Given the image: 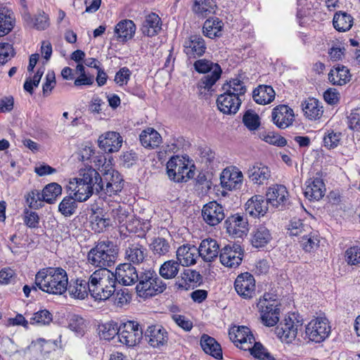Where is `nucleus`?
<instances>
[{"mask_svg": "<svg viewBox=\"0 0 360 360\" xmlns=\"http://www.w3.org/2000/svg\"><path fill=\"white\" fill-rule=\"evenodd\" d=\"M182 282L176 281L175 286L177 289L187 290L191 285H199L202 281V277L200 273L195 270L187 269L181 274Z\"/></svg>", "mask_w": 360, "mask_h": 360, "instance_id": "32", "label": "nucleus"}, {"mask_svg": "<svg viewBox=\"0 0 360 360\" xmlns=\"http://www.w3.org/2000/svg\"><path fill=\"white\" fill-rule=\"evenodd\" d=\"M275 95V91L271 86L260 85L253 91L252 98L257 103L266 105L274 100Z\"/></svg>", "mask_w": 360, "mask_h": 360, "instance_id": "36", "label": "nucleus"}, {"mask_svg": "<svg viewBox=\"0 0 360 360\" xmlns=\"http://www.w3.org/2000/svg\"><path fill=\"white\" fill-rule=\"evenodd\" d=\"M284 321L276 327L275 333L282 342L290 343L295 339L298 327L301 324L298 321L295 322L290 316L285 319Z\"/></svg>", "mask_w": 360, "mask_h": 360, "instance_id": "17", "label": "nucleus"}, {"mask_svg": "<svg viewBox=\"0 0 360 360\" xmlns=\"http://www.w3.org/2000/svg\"><path fill=\"white\" fill-rule=\"evenodd\" d=\"M198 248L189 245L180 246L176 250V259L182 266H189L194 264L198 257Z\"/></svg>", "mask_w": 360, "mask_h": 360, "instance_id": "31", "label": "nucleus"}, {"mask_svg": "<svg viewBox=\"0 0 360 360\" xmlns=\"http://www.w3.org/2000/svg\"><path fill=\"white\" fill-rule=\"evenodd\" d=\"M325 185L320 178L310 179L306 182L304 195L310 200H319L325 193Z\"/></svg>", "mask_w": 360, "mask_h": 360, "instance_id": "30", "label": "nucleus"}, {"mask_svg": "<svg viewBox=\"0 0 360 360\" xmlns=\"http://www.w3.org/2000/svg\"><path fill=\"white\" fill-rule=\"evenodd\" d=\"M166 288V283L159 278L154 270L150 269L139 273V278L136 287L138 292H142L146 296H153L162 292Z\"/></svg>", "mask_w": 360, "mask_h": 360, "instance_id": "7", "label": "nucleus"}, {"mask_svg": "<svg viewBox=\"0 0 360 360\" xmlns=\"http://www.w3.org/2000/svg\"><path fill=\"white\" fill-rule=\"evenodd\" d=\"M67 290L71 297L83 300L90 293L89 280L77 278L73 282L71 281L68 285Z\"/></svg>", "mask_w": 360, "mask_h": 360, "instance_id": "35", "label": "nucleus"}, {"mask_svg": "<svg viewBox=\"0 0 360 360\" xmlns=\"http://www.w3.org/2000/svg\"><path fill=\"white\" fill-rule=\"evenodd\" d=\"M136 25L132 20H124L117 24L115 33L117 38L121 41L131 39L135 34Z\"/></svg>", "mask_w": 360, "mask_h": 360, "instance_id": "37", "label": "nucleus"}, {"mask_svg": "<svg viewBox=\"0 0 360 360\" xmlns=\"http://www.w3.org/2000/svg\"><path fill=\"white\" fill-rule=\"evenodd\" d=\"M345 259L348 264L356 265L360 263V247L353 246L345 252Z\"/></svg>", "mask_w": 360, "mask_h": 360, "instance_id": "61", "label": "nucleus"}, {"mask_svg": "<svg viewBox=\"0 0 360 360\" xmlns=\"http://www.w3.org/2000/svg\"><path fill=\"white\" fill-rule=\"evenodd\" d=\"M91 226L92 230L97 233L103 232L105 229L112 225L110 223V218H104L103 216H100L96 213L91 216Z\"/></svg>", "mask_w": 360, "mask_h": 360, "instance_id": "56", "label": "nucleus"}, {"mask_svg": "<svg viewBox=\"0 0 360 360\" xmlns=\"http://www.w3.org/2000/svg\"><path fill=\"white\" fill-rule=\"evenodd\" d=\"M215 6L213 0H195L193 10L195 13L205 17L213 13Z\"/></svg>", "mask_w": 360, "mask_h": 360, "instance_id": "51", "label": "nucleus"}, {"mask_svg": "<svg viewBox=\"0 0 360 360\" xmlns=\"http://www.w3.org/2000/svg\"><path fill=\"white\" fill-rule=\"evenodd\" d=\"M266 196L269 203L272 206L283 208L288 202L289 194L285 186L274 184L268 188Z\"/></svg>", "mask_w": 360, "mask_h": 360, "instance_id": "18", "label": "nucleus"}, {"mask_svg": "<svg viewBox=\"0 0 360 360\" xmlns=\"http://www.w3.org/2000/svg\"><path fill=\"white\" fill-rule=\"evenodd\" d=\"M351 77L349 69L344 65L338 66L328 73V79L333 85H345L350 81Z\"/></svg>", "mask_w": 360, "mask_h": 360, "instance_id": "38", "label": "nucleus"}, {"mask_svg": "<svg viewBox=\"0 0 360 360\" xmlns=\"http://www.w3.org/2000/svg\"><path fill=\"white\" fill-rule=\"evenodd\" d=\"M115 334H116L115 330H113L112 333L109 330L107 335L104 333H103L105 339H110V336H113ZM117 334L120 342L128 347L136 345L143 338L142 329L139 324L134 321L121 322Z\"/></svg>", "mask_w": 360, "mask_h": 360, "instance_id": "6", "label": "nucleus"}, {"mask_svg": "<svg viewBox=\"0 0 360 360\" xmlns=\"http://www.w3.org/2000/svg\"><path fill=\"white\" fill-rule=\"evenodd\" d=\"M148 343L153 348H160L167 344L169 336L166 329L160 325H151L145 331Z\"/></svg>", "mask_w": 360, "mask_h": 360, "instance_id": "15", "label": "nucleus"}, {"mask_svg": "<svg viewBox=\"0 0 360 360\" xmlns=\"http://www.w3.org/2000/svg\"><path fill=\"white\" fill-rule=\"evenodd\" d=\"M311 229V227L309 225L305 224L301 219L295 218L292 219L288 225L289 234L292 236L298 237V240L304 235L309 233Z\"/></svg>", "mask_w": 360, "mask_h": 360, "instance_id": "47", "label": "nucleus"}, {"mask_svg": "<svg viewBox=\"0 0 360 360\" xmlns=\"http://www.w3.org/2000/svg\"><path fill=\"white\" fill-rule=\"evenodd\" d=\"M195 70L199 73H207L198 82V88L202 94V90L210 91L220 78L222 70L220 65L206 59H200L193 64Z\"/></svg>", "mask_w": 360, "mask_h": 360, "instance_id": "5", "label": "nucleus"}, {"mask_svg": "<svg viewBox=\"0 0 360 360\" xmlns=\"http://www.w3.org/2000/svg\"><path fill=\"white\" fill-rule=\"evenodd\" d=\"M184 48V53L190 58L202 56L207 49L204 39L200 35H192L186 39Z\"/></svg>", "mask_w": 360, "mask_h": 360, "instance_id": "24", "label": "nucleus"}, {"mask_svg": "<svg viewBox=\"0 0 360 360\" xmlns=\"http://www.w3.org/2000/svg\"><path fill=\"white\" fill-rule=\"evenodd\" d=\"M309 232L298 240L300 247L306 252L315 251L319 247L320 243L319 236L316 231L311 228V231Z\"/></svg>", "mask_w": 360, "mask_h": 360, "instance_id": "41", "label": "nucleus"}, {"mask_svg": "<svg viewBox=\"0 0 360 360\" xmlns=\"http://www.w3.org/2000/svg\"><path fill=\"white\" fill-rule=\"evenodd\" d=\"M76 200L72 196L65 197L58 205L59 212L65 217H70L75 212L77 208Z\"/></svg>", "mask_w": 360, "mask_h": 360, "instance_id": "54", "label": "nucleus"}, {"mask_svg": "<svg viewBox=\"0 0 360 360\" xmlns=\"http://www.w3.org/2000/svg\"><path fill=\"white\" fill-rule=\"evenodd\" d=\"M84 320L81 316L74 314L70 317L69 321V328L70 330L81 333L84 330Z\"/></svg>", "mask_w": 360, "mask_h": 360, "instance_id": "64", "label": "nucleus"}, {"mask_svg": "<svg viewBox=\"0 0 360 360\" xmlns=\"http://www.w3.org/2000/svg\"><path fill=\"white\" fill-rule=\"evenodd\" d=\"M243 250L240 245L233 243L228 244L221 248L219 257L224 266L236 268L243 261Z\"/></svg>", "mask_w": 360, "mask_h": 360, "instance_id": "11", "label": "nucleus"}, {"mask_svg": "<svg viewBox=\"0 0 360 360\" xmlns=\"http://www.w3.org/2000/svg\"><path fill=\"white\" fill-rule=\"evenodd\" d=\"M56 84V82L54 72H48L46 75V82L42 86L44 96H48L51 94Z\"/></svg>", "mask_w": 360, "mask_h": 360, "instance_id": "63", "label": "nucleus"}, {"mask_svg": "<svg viewBox=\"0 0 360 360\" xmlns=\"http://www.w3.org/2000/svg\"><path fill=\"white\" fill-rule=\"evenodd\" d=\"M237 293L243 299H251L255 295V280L249 272L238 275L234 282Z\"/></svg>", "mask_w": 360, "mask_h": 360, "instance_id": "13", "label": "nucleus"}, {"mask_svg": "<svg viewBox=\"0 0 360 360\" xmlns=\"http://www.w3.org/2000/svg\"><path fill=\"white\" fill-rule=\"evenodd\" d=\"M147 255L146 249L140 244H131L125 250V257L135 264L142 263Z\"/></svg>", "mask_w": 360, "mask_h": 360, "instance_id": "40", "label": "nucleus"}, {"mask_svg": "<svg viewBox=\"0 0 360 360\" xmlns=\"http://www.w3.org/2000/svg\"><path fill=\"white\" fill-rule=\"evenodd\" d=\"M230 340L236 345V347L247 351L250 349L254 341L255 338L249 328L246 326H234L229 332Z\"/></svg>", "mask_w": 360, "mask_h": 360, "instance_id": "12", "label": "nucleus"}, {"mask_svg": "<svg viewBox=\"0 0 360 360\" xmlns=\"http://www.w3.org/2000/svg\"><path fill=\"white\" fill-rule=\"evenodd\" d=\"M167 172L169 179L177 183L186 182L194 175V172L179 156H174L169 159L167 163Z\"/></svg>", "mask_w": 360, "mask_h": 360, "instance_id": "10", "label": "nucleus"}, {"mask_svg": "<svg viewBox=\"0 0 360 360\" xmlns=\"http://www.w3.org/2000/svg\"><path fill=\"white\" fill-rule=\"evenodd\" d=\"M180 264L173 259L165 262L160 267L159 274L165 279L175 278L179 271Z\"/></svg>", "mask_w": 360, "mask_h": 360, "instance_id": "46", "label": "nucleus"}, {"mask_svg": "<svg viewBox=\"0 0 360 360\" xmlns=\"http://www.w3.org/2000/svg\"><path fill=\"white\" fill-rule=\"evenodd\" d=\"M301 108L304 117L309 120H320L323 114L321 102L313 97L302 101Z\"/></svg>", "mask_w": 360, "mask_h": 360, "instance_id": "26", "label": "nucleus"}, {"mask_svg": "<svg viewBox=\"0 0 360 360\" xmlns=\"http://www.w3.org/2000/svg\"><path fill=\"white\" fill-rule=\"evenodd\" d=\"M272 121L280 129L287 128L294 121L292 109L285 105L276 107L272 112Z\"/></svg>", "mask_w": 360, "mask_h": 360, "instance_id": "23", "label": "nucleus"}, {"mask_svg": "<svg viewBox=\"0 0 360 360\" xmlns=\"http://www.w3.org/2000/svg\"><path fill=\"white\" fill-rule=\"evenodd\" d=\"M101 181L99 173L93 167H88L79 170V177L70 180L67 188L77 201L84 202L94 193H99L103 191Z\"/></svg>", "mask_w": 360, "mask_h": 360, "instance_id": "1", "label": "nucleus"}, {"mask_svg": "<svg viewBox=\"0 0 360 360\" xmlns=\"http://www.w3.org/2000/svg\"><path fill=\"white\" fill-rule=\"evenodd\" d=\"M34 283L39 289L49 294L62 295L68 289V278L62 268H44L35 275Z\"/></svg>", "mask_w": 360, "mask_h": 360, "instance_id": "2", "label": "nucleus"}, {"mask_svg": "<svg viewBox=\"0 0 360 360\" xmlns=\"http://www.w3.org/2000/svg\"><path fill=\"white\" fill-rule=\"evenodd\" d=\"M150 249L155 255L165 256L169 252L171 245L169 242L162 237L155 238L150 243Z\"/></svg>", "mask_w": 360, "mask_h": 360, "instance_id": "50", "label": "nucleus"}, {"mask_svg": "<svg viewBox=\"0 0 360 360\" xmlns=\"http://www.w3.org/2000/svg\"><path fill=\"white\" fill-rule=\"evenodd\" d=\"M331 332V327L326 318L311 319L305 326L304 339L308 342L321 343L325 341Z\"/></svg>", "mask_w": 360, "mask_h": 360, "instance_id": "8", "label": "nucleus"}, {"mask_svg": "<svg viewBox=\"0 0 360 360\" xmlns=\"http://www.w3.org/2000/svg\"><path fill=\"white\" fill-rule=\"evenodd\" d=\"M271 239V233L269 229L264 226H259L255 231L252 244L254 247L262 248L265 246Z\"/></svg>", "mask_w": 360, "mask_h": 360, "instance_id": "45", "label": "nucleus"}, {"mask_svg": "<svg viewBox=\"0 0 360 360\" xmlns=\"http://www.w3.org/2000/svg\"><path fill=\"white\" fill-rule=\"evenodd\" d=\"M202 217L207 224L214 226L219 224L225 218L224 210L216 201H212L203 206Z\"/></svg>", "mask_w": 360, "mask_h": 360, "instance_id": "16", "label": "nucleus"}, {"mask_svg": "<svg viewBox=\"0 0 360 360\" xmlns=\"http://www.w3.org/2000/svg\"><path fill=\"white\" fill-rule=\"evenodd\" d=\"M41 193L40 191L34 189L29 191L25 195V201L30 208L39 209L43 206L44 200L41 198Z\"/></svg>", "mask_w": 360, "mask_h": 360, "instance_id": "55", "label": "nucleus"}, {"mask_svg": "<svg viewBox=\"0 0 360 360\" xmlns=\"http://www.w3.org/2000/svg\"><path fill=\"white\" fill-rule=\"evenodd\" d=\"M139 139L143 147L149 148H157L162 142L160 134L153 128L143 130L139 136Z\"/></svg>", "mask_w": 360, "mask_h": 360, "instance_id": "39", "label": "nucleus"}, {"mask_svg": "<svg viewBox=\"0 0 360 360\" xmlns=\"http://www.w3.org/2000/svg\"><path fill=\"white\" fill-rule=\"evenodd\" d=\"M200 346L203 351L215 358L216 359H222V349L221 345L212 337L203 334L200 338Z\"/></svg>", "mask_w": 360, "mask_h": 360, "instance_id": "33", "label": "nucleus"}, {"mask_svg": "<svg viewBox=\"0 0 360 360\" xmlns=\"http://www.w3.org/2000/svg\"><path fill=\"white\" fill-rule=\"evenodd\" d=\"M90 295L96 300H106L115 291L116 276L107 268H100L89 278Z\"/></svg>", "mask_w": 360, "mask_h": 360, "instance_id": "3", "label": "nucleus"}, {"mask_svg": "<svg viewBox=\"0 0 360 360\" xmlns=\"http://www.w3.org/2000/svg\"><path fill=\"white\" fill-rule=\"evenodd\" d=\"M269 202L262 195H255L245 203L246 214L253 217L264 216L268 211Z\"/></svg>", "mask_w": 360, "mask_h": 360, "instance_id": "28", "label": "nucleus"}, {"mask_svg": "<svg viewBox=\"0 0 360 360\" xmlns=\"http://www.w3.org/2000/svg\"><path fill=\"white\" fill-rule=\"evenodd\" d=\"M24 223L30 228H37L39 223V217L37 212L28 209L24 210Z\"/></svg>", "mask_w": 360, "mask_h": 360, "instance_id": "62", "label": "nucleus"}, {"mask_svg": "<svg viewBox=\"0 0 360 360\" xmlns=\"http://www.w3.org/2000/svg\"><path fill=\"white\" fill-rule=\"evenodd\" d=\"M248 350L250 351L251 355L259 360H275V358L267 349L260 342H257L255 340L250 346V349H247Z\"/></svg>", "mask_w": 360, "mask_h": 360, "instance_id": "52", "label": "nucleus"}, {"mask_svg": "<svg viewBox=\"0 0 360 360\" xmlns=\"http://www.w3.org/2000/svg\"><path fill=\"white\" fill-rule=\"evenodd\" d=\"M224 224L227 232L237 238H242L248 230V224L246 219L240 215H233L228 217Z\"/></svg>", "mask_w": 360, "mask_h": 360, "instance_id": "25", "label": "nucleus"}, {"mask_svg": "<svg viewBox=\"0 0 360 360\" xmlns=\"http://www.w3.org/2000/svg\"><path fill=\"white\" fill-rule=\"evenodd\" d=\"M116 282L118 281L124 285H130L138 282L139 274L136 268L130 263L120 264L115 271Z\"/></svg>", "mask_w": 360, "mask_h": 360, "instance_id": "21", "label": "nucleus"}, {"mask_svg": "<svg viewBox=\"0 0 360 360\" xmlns=\"http://www.w3.org/2000/svg\"><path fill=\"white\" fill-rule=\"evenodd\" d=\"M198 255L207 262H211L219 255V246L217 242L212 238L203 240L198 249Z\"/></svg>", "mask_w": 360, "mask_h": 360, "instance_id": "29", "label": "nucleus"}, {"mask_svg": "<svg viewBox=\"0 0 360 360\" xmlns=\"http://www.w3.org/2000/svg\"><path fill=\"white\" fill-rule=\"evenodd\" d=\"M261 312V319L264 325L268 327L275 326L279 321L280 305L276 300H271V296L266 293L263 299L257 304Z\"/></svg>", "mask_w": 360, "mask_h": 360, "instance_id": "9", "label": "nucleus"}, {"mask_svg": "<svg viewBox=\"0 0 360 360\" xmlns=\"http://www.w3.org/2000/svg\"><path fill=\"white\" fill-rule=\"evenodd\" d=\"M108 212L111 219H113L115 224H122L128 217V212L117 203L112 205Z\"/></svg>", "mask_w": 360, "mask_h": 360, "instance_id": "57", "label": "nucleus"}, {"mask_svg": "<svg viewBox=\"0 0 360 360\" xmlns=\"http://www.w3.org/2000/svg\"><path fill=\"white\" fill-rule=\"evenodd\" d=\"M341 133L328 131L323 137V146L328 149L336 148L340 141Z\"/></svg>", "mask_w": 360, "mask_h": 360, "instance_id": "60", "label": "nucleus"}, {"mask_svg": "<svg viewBox=\"0 0 360 360\" xmlns=\"http://www.w3.org/2000/svg\"><path fill=\"white\" fill-rule=\"evenodd\" d=\"M14 20L9 11L0 9V37L8 34L13 28Z\"/></svg>", "mask_w": 360, "mask_h": 360, "instance_id": "49", "label": "nucleus"}, {"mask_svg": "<svg viewBox=\"0 0 360 360\" xmlns=\"http://www.w3.org/2000/svg\"><path fill=\"white\" fill-rule=\"evenodd\" d=\"M118 249L112 241H98L88 253L89 262L100 268L111 266L115 262Z\"/></svg>", "mask_w": 360, "mask_h": 360, "instance_id": "4", "label": "nucleus"}, {"mask_svg": "<svg viewBox=\"0 0 360 360\" xmlns=\"http://www.w3.org/2000/svg\"><path fill=\"white\" fill-rule=\"evenodd\" d=\"M223 22L219 18H211L205 20L203 25V33L205 36L213 39L221 34Z\"/></svg>", "mask_w": 360, "mask_h": 360, "instance_id": "44", "label": "nucleus"}, {"mask_svg": "<svg viewBox=\"0 0 360 360\" xmlns=\"http://www.w3.org/2000/svg\"><path fill=\"white\" fill-rule=\"evenodd\" d=\"M246 174L250 182L258 186L266 184L271 176L270 169L259 162L250 165Z\"/></svg>", "mask_w": 360, "mask_h": 360, "instance_id": "19", "label": "nucleus"}, {"mask_svg": "<svg viewBox=\"0 0 360 360\" xmlns=\"http://www.w3.org/2000/svg\"><path fill=\"white\" fill-rule=\"evenodd\" d=\"M52 314L47 309H41L33 314L30 319L31 324L49 325L52 321Z\"/></svg>", "mask_w": 360, "mask_h": 360, "instance_id": "58", "label": "nucleus"}, {"mask_svg": "<svg viewBox=\"0 0 360 360\" xmlns=\"http://www.w3.org/2000/svg\"><path fill=\"white\" fill-rule=\"evenodd\" d=\"M161 30L160 18L155 13L147 15L143 22L141 31L142 33L148 37L156 35Z\"/></svg>", "mask_w": 360, "mask_h": 360, "instance_id": "34", "label": "nucleus"}, {"mask_svg": "<svg viewBox=\"0 0 360 360\" xmlns=\"http://www.w3.org/2000/svg\"><path fill=\"white\" fill-rule=\"evenodd\" d=\"M243 179V173L235 169H224L220 176L221 186L229 191L239 188Z\"/></svg>", "mask_w": 360, "mask_h": 360, "instance_id": "27", "label": "nucleus"}, {"mask_svg": "<svg viewBox=\"0 0 360 360\" xmlns=\"http://www.w3.org/2000/svg\"><path fill=\"white\" fill-rule=\"evenodd\" d=\"M259 115L253 111L248 110L243 115V122L251 131L256 130L260 125Z\"/></svg>", "mask_w": 360, "mask_h": 360, "instance_id": "59", "label": "nucleus"}, {"mask_svg": "<svg viewBox=\"0 0 360 360\" xmlns=\"http://www.w3.org/2000/svg\"><path fill=\"white\" fill-rule=\"evenodd\" d=\"M353 17L346 12H337L333 17V23L335 29L339 32H346L353 25Z\"/></svg>", "mask_w": 360, "mask_h": 360, "instance_id": "42", "label": "nucleus"}, {"mask_svg": "<svg viewBox=\"0 0 360 360\" xmlns=\"http://www.w3.org/2000/svg\"><path fill=\"white\" fill-rule=\"evenodd\" d=\"M218 109L224 114H236L241 104V100L231 93L225 92L217 99Z\"/></svg>", "mask_w": 360, "mask_h": 360, "instance_id": "22", "label": "nucleus"}, {"mask_svg": "<svg viewBox=\"0 0 360 360\" xmlns=\"http://www.w3.org/2000/svg\"><path fill=\"white\" fill-rule=\"evenodd\" d=\"M62 188L57 183H51L46 185L41 193V198L47 203H53L56 198L61 194Z\"/></svg>", "mask_w": 360, "mask_h": 360, "instance_id": "48", "label": "nucleus"}, {"mask_svg": "<svg viewBox=\"0 0 360 360\" xmlns=\"http://www.w3.org/2000/svg\"><path fill=\"white\" fill-rule=\"evenodd\" d=\"M128 231L137 234L139 237L145 236L150 230V224L148 221H143L138 218H133L125 224Z\"/></svg>", "mask_w": 360, "mask_h": 360, "instance_id": "43", "label": "nucleus"}, {"mask_svg": "<svg viewBox=\"0 0 360 360\" xmlns=\"http://www.w3.org/2000/svg\"><path fill=\"white\" fill-rule=\"evenodd\" d=\"M223 89L238 98L240 96L244 95L246 91V87L243 82L237 78L233 79L224 84Z\"/></svg>", "mask_w": 360, "mask_h": 360, "instance_id": "53", "label": "nucleus"}, {"mask_svg": "<svg viewBox=\"0 0 360 360\" xmlns=\"http://www.w3.org/2000/svg\"><path fill=\"white\" fill-rule=\"evenodd\" d=\"M101 179L103 188L102 191L109 195H115L123 188V179L120 173L114 169L104 172Z\"/></svg>", "mask_w": 360, "mask_h": 360, "instance_id": "14", "label": "nucleus"}, {"mask_svg": "<svg viewBox=\"0 0 360 360\" xmlns=\"http://www.w3.org/2000/svg\"><path fill=\"white\" fill-rule=\"evenodd\" d=\"M98 146L105 153L117 152L122 145V137L115 131H107L101 134L98 139Z\"/></svg>", "mask_w": 360, "mask_h": 360, "instance_id": "20", "label": "nucleus"}]
</instances>
